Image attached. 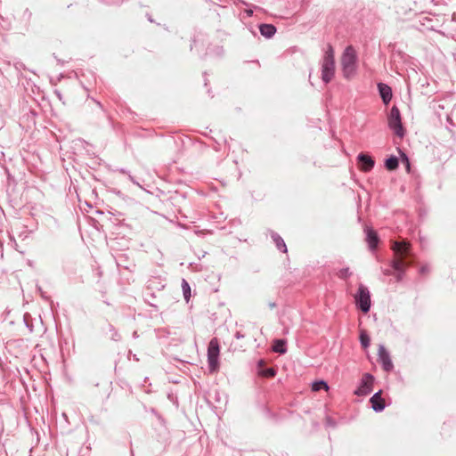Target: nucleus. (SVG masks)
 <instances>
[{
  "label": "nucleus",
  "instance_id": "f03ea898",
  "mask_svg": "<svg viewBox=\"0 0 456 456\" xmlns=\"http://www.w3.org/2000/svg\"><path fill=\"white\" fill-rule=\"evenodd\" d=\"M341 66L346 78L350 79L354 76L357 69V53L352 45H348L344 50L341 57Z\"/></svg>",
  "mask_w": 456,
  "mask_h": 456
},
{
  "label": "nucleus",
  "instance_id": "412c9836",
  "mask_svg": "<svg viewBox=\"0 0 456 456\" xmlns=\"http://www.w3.org/2000/svg\"><path fill=\"white\" fill-rule=\"evenodd\" d=\"M351 272L349 270L348 267H346V268H342L338 271V276L340 278V279H347L348 277L351 276Z\"/></svg>",
  "mask_w": 456,
  "mask_h": 456
},
{
  "label": "nucleus",
  "instance_id": "9d476101",
  "mask_svg": "<svg viewBox=\"0 0 456 456\" xmlns=\"http://www.w3.org/2000/svg\"><path fill=\"white\" fill-rule=\"evenodd\" d=\"M357 160L361 166L360 167L361 170H362L363 172H369L374 167L375 161L368 154L360 153L357 156Z\"/></svg>",
  "mask_w": 456,
  "mask_h": 456
},
{
  "label": "nucleus",
  "instance_id": "423d86ee",
  "mask_svg": "<svg viewBox=\"0 0 456 456\" xmlns=\"http://www.w3.org/2000/svg\"><path fill=\"white\" fill-rule=\"evenodd\" d=\"M356 306L364 314L370 309V293L367 287L361 284L354 297Z\"/></svg>",
  "mask_w": 456,
  "mask_h": 456
},
{
  "label": "nucleus",
  "instance_id": "ddd939ff",
  "mask_svg": "<svg viewBox=\"0 0 456 456\" xmlns=\"http://www.w3.org/2000/svg\"><path fill=\"white\" fill-rule=\"evenodd\" d=\"M260 34L265 38H272L276 33V27L273 24H261L259 26Z\"/></svg>",
  "mask_w": 456,
  "mask_h": 456
},
{
  "label": "nucleus",
  "instance_id": "9b49d317",
  "mask_svg": "<svg viewBox=\"0 0 456 456\" xmlns=\"http://www.w3.org/2000/svg\"><path fill=\"white\" fill-rule=\"evenodd\" d=\"M378 89L382 102L384 104L387 105L391 102L393 96L391 87L387 84L379 83Z\"/></svg>",
  "mask_w": 456,
  "mask_h": 456
},
{
  "label": "nucleus",
  "instance_id": "a211bd4d",
  "mask_svg": "<svg viewBox=\"0 0 456 456\" xmlns=\"http://www.w3.org/2000/svg\"><path fill=\"white\" fill-rule=\"evenodd\" d=\"M182 289L184 299L186 300V302H188L191 297V287L184 279L182 281Z\"/></svg>",
  "mask_w": 456,
  "mask_h": 456
},
{
  "label": "nucleus",
  "instance_id": "bb28decb",
  "mask_svg": "<svg viewBox=\"0 0 456 456\" xmlns=\"http://www.w3.org/2000/svg\"><path fill=\"white\" fill-rule=\"evenodd\" d=\"M401 153H402V155L403 156V159H404V160H405V162H406L407 169L409 170V169H410V162H409V159H408L407 156H406L403 152H402V151H401Z\"/></svg>",
  "mask_w": 456,
  "mask_h": 456
},
{
  "label": "nucleus",
  "instance_id": "6e6552de",
  "mask_svg": "<svg viewBox=\"0 0 456 456\" xmlns=\"http://www.w3.org/2000/svg\"><path fill=\"white\" fill-rule=\"evenodd\" d=\"M378 359L385 371L389 372L394 369L390 354L383 345H379V346Z\"/></svg>",
  "mask_w": 456,
  "mask_h": 456
},
{
  "label": "nucleus",
  "instance_id": "c85d7f7f",
  "mask_svg": "<svg viewBox=\"0 0 456 456\" xmlns=\"http://www.w3.org/2000/svg\"><path fill=\"white\" fill-rule=\"evenodd\" d=\"M245 13L248 17H251L253 15V10L252 9H246Z\"/></svg>",
  "mask_w": 456,
  "mask_h": 456
},
{
  "label": "nucleus",
  "instance_id": "c756f323",
  "mask_svg": "<svg viewBox=\"0 0 456 456\" xmlns=\"http://www.w3.org/2000/svg\"><path fill=\"white\" fill-rule=\"evenodd\" d=\"M244 337H245V336H244L242 333H240V331H237V332L235 333V338H236L237 339L243 338Z\"/></svg>",
  "mask_w": 456,
  "mask_h": 456
},
{
  "label": "nucleus",
  "instance_id": "58836bf2",
  "mask_svg": "<svg viewBox=\"0 0 456 456\" xmlns=\"http://www.w3.org/2000/svg\"><path fill=\"white\" fill-rule=\"evenodd\" d=\"M132 456H134V454L132 453Z\"/></svg>",
  "mask_w": 456,
  "mask_h": 456
},
{
  "label": "nucleus",
  "instance_id": "cd10ccee",
  "mask_svg": "<svg viewBox=\"0 0 456 456\" xmlns=\"http://www.w3.org/2000/svg\"><path fill=\"white\" fill-rule=\"evenodd\" d=\"M112 339L115 341H118L120 339V336L118 335V333L116 330H114V333L112 335Z\"/></svg>",
  "mask_w": 456,
  "mask_h": 456
},
{
  "label": "nucleus",
  "instance_id": "dca6fc26",
  "mask_svg": "<svg viewBox=\"0 0 456 456\" xmlns=\"http://www.w3.org/2000/svg\"><path fill=\"white\" fill-rule=\"evenodd\" d=\"M398 159L395 156H390L385 161V167L387 170H395L398 167Z\"/></svg>",
  "mask_w": 456,
  "mask_h": 456
},
{
  "label": "nucleus",
  "instance_id": "393cba45",
  "mask_svg": "<svg viewBox=\"0 0 456 456\" xmlns=\"http://www.w3.org/2000/svg\"><path fill=\"white\" fill-rule=\"evenodd\" d=\"M127 175H128L129 180H130L134 184H135V185H137V186H139V187H142V186L140 185V183H139L134 179V177L130 173H129Z\"/></svg>",
  "mask_w": 456,
  "mask_h": 456
},
{
  "label": "nucleus",
  "instance_id": "5701e85b",
  "mask_svg": "<svg viewBox=\"0 0 456 456\" xmlns=\"http://www.w3.org/2000/svg\"><path fill=\"white\" fill-rule=\"evenodd\" d=\"M429 270H430L429 265H423V266H421V267H420L419 272H420V273H422V274H423V273H428V272H429Z\"/></svg>",
  "mask_w": 456,
  "mask_h": 456
},
{
  "label": "nucleus",
  "instance_id": "39448f33",
  "mask_svg": "<svg viewBox=\"0 0 456 456\" xmlns=\"http://www.w3.org/2000/svg\"><path fill=\"white\" fill-rule=\"evenodd\" d=\"M388 127L400 138L404 136L405 131L403 129L400 110L396 106H393L387 117Z\"/></svg>",
  "mask_w": 456,
  "mask_h": 456
},
{
  "label": "nucleus",
  "instance_id": "2eb2a0df",
  "mask_svg": "<svg viewBox=\"0 0 456 456\" xmlns=\"http://www.w3.org/2000/svg\"><path fill=\"white\" fill-rule=\"evenodd\" d=\"M273 350L275 353L285 354L287 352V342L285 339H274Z\"/></svg>",
  "mask_w": 456,
  "mask_h": 456
},
{
  "label": "nucleus",
  "instance_id": "473e14b6",
  "mask_svg": "<svg viewBox=\"0 0 456 456\" xmlns=\"http://www.w3.org/2000/svg\"><path fill=\"white\" fill-rule=\"evenodd\" d=\"M276 306V304L275 303H269V307L270 308H274Z\"/></svg>",
  "mask_w": 456,
  "mask_h": 456
},
{
  "label": "nucleus",
  "instance_id": "a878e982",
  "mask_svg": "<svg viewBox=\"0 0 456 456\" xmlns=\"http://www.w3.org/2000/svg\"><path fill=\"white\" fill-rule=\"evenodd\" d=\"M127 175H128L129 180H130L134 184H135V185H137V186H139V187H142V186L140 185V183H139L134 179V177L130 173H129Z\"/></svg>",
  "mask_w": 456,
  "mask_h": 456
},
{
  "label": "nucleus",
  "instance_id": "2f4dec72",
  "mask_svg": "<svg viewBox=\"0 0 456 456\" xmlns=\"http://www.w3.org/2000/svg\"><path fill=\"white\" fill-rule=\"evenodd\" d=\"M384 274H386V275H391V274H392V273H391V271H390V270H385V271H384Z\"/></svg>",
  "mask_w": 456,
  "mask_h": 456
},
{
  "label": "nucleus",
  "instance_id": "f257e3e1",
  "mask_svg": "<svg viewBox=\"0 0 456 456\" xmlns=\"http://www.w3.org/2000/svg\"><path fill=\"white\" fill-rule=\"evenodd\" d=\"M395 254V259L391 261V267L395 272V279L401 281L404 276L405 267L411 263L408 260L411 256L410 244L406 241H394L391 247Z\"/></svg>",
  "mask_w": 456,
  "mask_h": 456
},
{
  "label": "nucleus",
  "instance_id": "c9c22d12",
  "mask_svg": "<svg viewBox=\"0 0 456 456\" xmlns=\"http://www.w3.org/2000/svg\"><path fill=\"white\" fill-rule=\"evenodd\" d=\"M264 363L263 360H260L258 365L261 366Z\"/></svg>",
  "mask_w": 456,
  "mask_h": 456
},
{
  "label": "nucleus",
  "instance_id": "4be33fe9",
  "mask_svg": "<svg viewBox=\"0 0 456 456\" xmlns=\"http://www.w3.org/2000/svg\"><path fill=\"white\" fill-rule=\"evenodd\" d=\"M325 424L327 427L329 428H336L337 427V422L335 419H333L330 416H327L326 419H325Z\"/></svg>",
  "mask_w": 456,
  "mask_h": 456
},
{
  "label": "nucleus",
  "instance_id": "e433bc0d",
  "mask_svg": "<svg viewBox=\"0 0 456 456\" xmlns=\"http://www.w3.org/2000/svg\"><path fill=\"white\" fill-rule=\"evenodd\" d=\"M149 304L151 305V306H153V307H155V306H156L154 304H152V303H151V302H149Z\"/></svg>",
  "mask_w": 456,
  "mask_h": 456
},
{
  "label": "nucleus",
  "instance_id": "7ed1b4c3",
  "mask_svg": "<svg viewBox=\"0 0 456 456\" xmlns=\"http://www.w3.org/2000/svg\"><path fill=\"white\" fill-rule=\"evenodd\" d=\"M335 74L334 51L330 45H328L322 61V79L325 84L331 81Z\"/></svg>",
  "mask_w": 456,
  "mask_h": 456
},
{
  "label": "nucleus",
  "instance_id": "aec40b11",
  "mask_svg": "<svg viewBox=\"0 0 456 456\" xmlns=\"http://www.w3.org/2000/svg\"><path fill=\"white\" fill-rule=\"evenodd\" d=\"M259 374L264 376V377L271 378V377H274L275 376L276 371H275V370L273 368H267V369L260 370Z\"/></svg>",
  "mask_w": 456,
  "mask_h": 456
},
{
  "label": "nucleus",
  "instance_id": "6ab92c4d",
  "mask_svg": "<svg viewBox=\"0 0 456 456\" xmlns=\"http://www.w3.org/2000/svg\"><path fill=\"white\" fill-rule=\"evenodd\" d=\"M360 342L363 348L369 347L370 344V338L365 331H362L360 334Z\"/></svg>",
  "mask_w": 456,
  "mask_h": 456
},
{
  "label": "nucleus",
  "instance_id": "1a4fd4ad",
  "mask_svg": "<svg viewBox=\"0 0 456 456\" xmlns=\"http://www.w3.org/2000/svg\"><path fill=\"white\" fill-rule=\"evenodd\" d=\"M382 390L376 392L370 399L371 408L375 412H381L385 407V400L381 396Z\"/></svg>",
  "mask_w": 456,
  "mask_h": 456
},
{
  "label": "nucleus",
  "instance_id": "4468645a",
  "mask_svg": "<svg viewBox=\"0 0 456 456\" xmlns=\"http://www.w3.org/2000/svg\"><path fill=\"white\" fill-rule=\"evenodd\" d=\"M271 237L275 243V246L278 250L286 253L287 252V246L284 242V240L275 232H271Z\"/></svg>",
  "mask_w": 456,
  "mask_h": 456
},
{
  "label": "nucleus",
  "instance_id": "20e7f679",
  "mask_svg": "<svg viewBox=\"0 0 456 456\" xmlns=\"http://www.w3.org/2000/svg\"><path fill=\"white\" fill-rule=\"evenodd\" d=\"M220 346L218 339L213 338L208 346V363L210 372H216L219 369Z\"/></svg>",
  "mask_w": 456,
  "mask_h": 456
},
{
  "label": "nucleus",
  "instance_id": "f704fd0d",
  "mask_svg": "<svg viewBox=\"0 0 456 456\" xmlns=\"http://www.w3.org/2000/svg\"><path fill=\"white\" fill-rule=\"evenodd\" d=\"M133 337H134V338L138 337V334H137V332H136V331H134V332L133 333Z\"/></svg>",
  "mask_w": 456,
  "mask_h": 456
},
{
  "label": "nucleus",
  "instance_id": "f3484780",
  "mask_svg": "<svg viewBox=\"0 0 456 456\" xmlns=\"http://www.w3.org/2000/svg\"><path fill=\"white\" fill-rule=\"evenodd\" d=\"M330 387L328 383L324 380H316L312 383V390L313 391H320L322 389L329 390Z\"/></svg>",
  "mask_w": 456,
  "mask_h": 456
},
{
  "label": "nucleus",
  "instance_id": "b1692460",
  "mask_svg": "<svg viewBox=\"0 0 456 456\" xmlns=\"http://www.w3.org/2000/svg\"><path fill=\"white\" fill-rule=\"evenodd\" d=\"M127 175H128L129 180H130L134 184H135V185H137V186H139V187H142V186L140 185V183H139L134 179V177L130 173H129Z\"/></svg>",
  "mask_w": 456,
  "mask_h": 456
},
{
  "label": "nucleus",
  "instance_id": "7c9ffc66",
  "mask_svg": "<svg viewBox=\"0 0 456 456\" xmlns=\"http://www.w3.org/2000/svg\"><path fill=\"white\" fill-rule=\"evenodd\" d=\"M119 172L122 173V174H126V175L129 174V172L127 170L124 169V168L119 169Z\"/></svg>",
  "mask_w": 456,
  "mask_h": 456
},
{
  "label": "nucleus",
  "instance_id": "72a5a7b5",
  "mask_svg": "<svg viewBox=\"0 0 456 456\" xmlns=\"http://www.w3.org/2000/svg\"><path fill=\"white\" fill-rule=\"evenodd\" d=\"M38 290L41 292V296H42L43 297H45V293H43V291H42L41 288H38Z\"/></svg>",
  "mask_w": 456,
  "mask_h": 456
},
{
  "label": "nucleus",
  "instance_id": "f8f14e48",
  "mask_svg": "<svg viewBox=\"0 0 456 456\" xmlns=\"http://www.w3.org/2000/svg\"><path fill=\"white\" fill-rule=\"evenodd\" d=\"M364 231L366 233V241L369 245V248L370 250H374L378 247L379 241V236L377 232L371 228L366 227Z\"/></svg>",
  "mask_w": 456,
  "mask_h": 456
},
{
  "label": "nucleus",
  "instance_id": "4c0bfd02",
  "mask_svg": "<svg viewBox=\"0 0 456 456\" xmlns=\"http://www.w3.org/2000/svg\"><path fill=\"white\" fill-rule=\"evenodd\" d=\"M220 53H224V49L221 47L220 49Z\"/></svg>",
  "mask_w": 456,
  "mask_h": 456
},
{
  "label": "nucleus",
  "instance_id": "0eeeda50",
  "mask_svg": "<svg viewBox=\"0 0 456 456\" xmlns=\"http://www.w3.org/2000/svg\"><path fill=\"white\" fill-rule=\"evenodd\" d=\"M374 377L370 373H365L354 391V395L358 396H364L369 395L372 391Z\"/></svg>",
  "mask_w": 456,
  "mask_h": 456
}]
</instances>
